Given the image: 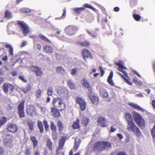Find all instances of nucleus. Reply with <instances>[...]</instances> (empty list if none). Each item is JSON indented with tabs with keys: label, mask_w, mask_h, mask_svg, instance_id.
Masks as SVG:
<instances>
[{
	"label": "nucleus",
	"mask_w": 155,
	"mask_h": 155,
	"mask_svg": "<svg viewBox=\"0 0 155 155\" xmlns=\"http://www.w3.org/2000/svg\"><path fill=\"white\" fill-rule=\"evenodd\" d=\"M101 143L102 142L96 143L94 145V148L100 150H103V148L102 146L101 145Z\"/></svg>",
	"instance_id": "obj_26"
},
{
	"label": "nucleus",
	"mask_w": 155,
	"mask_h": 155,
	"mask_svg": "<svg viewBox=\"0 0 155 155\" xmlns=\"http://www.w3.org/2000/svg\"><path fill=\"white\" fill-rule=\"evenodd\" d=\"M98 123L100 125L103 127H107V121L103 117H99L98 119Z\"/></svg>",
	"instance_id": "obj_16"
},
{
	"label": "nucleus",
	"mask_w": 155,
	"mask_h": 155,
	"mask_svg": "<svg viewBox=\"0 0 155 155\" xmlns=\"http://www.w3.org/2000/svg\"><path fill=\"white\" fill-rule=\"evenodd\" d=\"M44 51L46 53H52L53 52V50L51 46L46 45L44 46Z\"/></svg>",
	"instance_id": "obj_22"
},
{
	"label": "nucleus",
	"mask_w": 155,
	"mask_h": 155,
	"mask_svg": "<svg viewBox=\"0 0 155 155\" xmlns=\"http://www.w3.org/2000/svg\"><path fill=\"white\" fill-rule=\"evenodd\" d=\"M100 96L107 101H110V97L107 90L104 88H101L99 90Z\"/></svg>",
	"instance_id": "obj_5"
},
{
	"label": "nucleus",
	"mask_w": 155,
	"mask_h": 155,
	"mask_svg": "<svg viewBox=\"0 0 155 155\" xmlns=\"http://www.w3.org/2000/svg\"><path fill=\"white\" fill-rule=\"evenodd\" d=\"M113 75V72L112 71H111L107 79V81L108 83L111 86H113L115 84L112 79Z\"/></svg>",
	"instance_id": "obj_21"
},
{
	"label": "nucleus",
	"mask_w": 155,
	"mask_h": 155,
	"mask_svg": "<svg viewBox=\"0 0 155 155\" xmlns=\"http://www.w3.org/2000/svg\"><path fill=\"white\" fill-rule=\"evenodd\" d=\"M7 130L9 132L14 133L17 132L18 129L17 125L14 124L10 123L7 125Z\"/></svg>",
	"instance_id": "obj_11"
},
{
	"label": "nucleus",
	"mask_w": 155,
	"mask_h": 155,
	"mask_svg": "<svg viewBox=\"0 0 155 155\" xmlns=\"http://www.w3.org/2000/svg\"><path fill=\"white\" fill-rule=\"evenodd\" d=\"M37 76L39 77H41L43 74V71L41 68L38 67L35 72Z\"/></svg>",
	"instance_id": "obj_35"
},
{
	"label": "nucleus",
	"mask_w": 155,
	"mask_h": 155,
	"mask_svg": "<svg viewBox=\"0 0 155 155\" xmlns=\"http://www.w3.org/2000/svg\"><path fill=\"white\" fill-rule=\"evenodd\" d=\"M87 33L90 35V36L93 38H95L96 37V35L93 33L91 32L88 30H87Z\"/></svg>",
	"instance_id": "obj_64"
},
{
	"label": "nucleus",
	"mask_w": 155,
	"mask_h": 155,
	"mask_svg": "<svg viewBox=\"0 0 155 155\" xmlns=\"http://www.w3.org/2000/svg\"><path fill=\"white\" fill-rule=\"evenodd\" d=\"M127 127L128 130L132 131L137 136L139 137L141 135L140 131L133 121L128 123Z\"/></svg>",
	"instance_id": "obj_3"
},
{
	"label": "nucleus",
	"mask_w": 155,
	"mask_h": 155,
	"mask_svg": "<svg viewBox=\"0 0 155 155\" xmlns=\"http://www.w3.org/2000/svg\"><path fill=\"white\" fill-rule=\"evenodd\" d=\"M67 83L68 86L71 89H74L75 88V86L72 80H68Z\"/></svg>",
	"instance_id": "obj_29"
},
{
	"label": "nucleus",
	"mask_w": 155,
	"mask_h": 155,
	"mask_svg": "<svg viewBox=\"0 0 155 155\" xmlns=\"http://www.w3.org/2000/svg\"><path fill=\"white\" fill-rule=\"evenodd\" d=\"M6 121V118L3 117L0 118V125H2L4 124Z\"/></svg>",
	"instance_id": "obj_45"
},
{
	"label": "nucleus",
	"mask_w": 155,
	"mask_h": 155,
	"mask_svg": "<svg viewBox=\"0 0 155 155\" xmlns=\"http://www.w3.org/2000/svg\"><path fill=\"white\" fill-rule=\"evenodd\" d=\"M40 109L41 110L42 113L44 115L48 111L47 109L45 107H41Z\"/></svg>",
	"instance_id": "obj_56"
},
{
	"label": "nucleus",
	"mask_w": 155,
	"mask_h": 155,
	"mask_svg": "<svg viewBox=\"0 0 155 155\" xmlns=\"http://www.w3.org/2000/svg\"><path fill=\"white\" fill-rule=\"evenodd\" d=\"M2 87L4 92L5 93H7L9 91H12L14 89L15 86L12 84L5 83L3 84Z\"/></svg>",
	"instance_id": "obj_7"
},
{
	"label": "nucleus",
	"mask_w": 155,
	"mask_h": 155,
	"mask_svg": "<svg viewBox=\"0 0 155 155\" xmlns=\"http://www.w3.org/2000/svg\"><path fill=\"white\" fill-rule=\"evenodd\" d=\"M65 142L64 139V138L62 137L61 140L59 141V147L60 149H62L63 147Z\"/></svg>",
	"instance_id": "obj_38"
},
{
	"label": "nucleus",
	"mask_w": 155,
	"mask_h": 155,
	"mask_svg": "<svg viewBox=\"0 0 155 155\" xmlns=\"http://www.w3.org/2000/svg\"><path fill=\"white\" fill-rule=\"evenodd\" d=\"M58 109L56 108L52 107L51 108V112L53 116L55 117H60V113L58 110Z\"/></svg>",
	"instance_id": "obj_19"
},
{
	"label": "nucleus",
	"mask_w": 155,
	"mask_h": 155,
	"mask_svg": "<svg viewBox=\"0 0 155 155\" xmlns=\"http://www.w3.org/2000/svg\"><path fill=\"white\" fill-rule=\"evenodd\" d=\"M80 45L82 46H88L89 45V43L87 41L81 42L80 43Z\"/></svg>",
	"instance_id": "obj_58"
},
{
	"label": "nucleus",
	"mask_w": 155,
	"mask_h": 155,
	"mask_svg": "<svg viewBox=\"0 0 155 155\" xmlns=\"http://www.w3.org/2000/svg\"><path fill=\"white\" fill-rule=\"evenodd\" d=\"M101 144L102 146L103 150L111 147L110 143L108 142L102 141V143Z\"/></svg>",
	"instance_id": "obj_28"
},
{
	"label": "nucleus",
	"mask_w": 155,
	"mask_h": 155,
	"mask_svg": "<svg viewBox=\"0 0 155 155\" xmlns=\"http://www.w3.org/2000/svg\"><path fill=\"white\" fill-rule=\"evenodd\" d=\"M24 104V101H23L19 104L18 107L19 117L21 118L25 117Z\"/></svg>",
	"instance_id": "obj_9"
},
{
	"label": "nucleus",
	"mask_w": 155,
	"mask_h": 155,
	"mask_svg": "<svg viewBox=\"0 0 155 155\" xmlns=\"http://www.w3.org/2000/svg\"><path fill=\"white\" fill-rule=\"evenodd\" d=\"M5 18L7 19H10L13 17L12 13L9 10H6L5 12Z\"/></svg>",
	"instance_id": "obj_32"
},
{
	"label": "nucleus",
	"mask_w": 155,
	"mask_h": 155,
	"mask_svg": "<svg viewBox=\"0 0 155 155\" xmlns=\"http://www.w3.org/2000/svg\"><path fill=\"white\" fill-rule=\"evenodd\" d=\"M115 64L119 67V70L122 72L127 77V72L122 70L123 69H127L123 65V62L122 61L119 60L117 62H116Z\"/></svg>",
	"instance_id": "obj_12"
},
{
	"label": "nucleus",
	"mask_w": 155,
	"mask_h": 155,
	"mask_svg": "<svg viewBox=\"0 0 155 155\" xmlns=\"http://www.w3.org/2000/svg\"><path fill=\"white\" fill-rule=\"evenodd\" d=\"M118 74L120 75L121 76L124 78V80L127 83V84L130 85H132V83L128 80L125 78L120 73H118Z\"/></svg>",
	"instance_id": "obj_62"
},
{
	"label": "nucleus",
	"mask_w": 155,
	"mask_h": 155,
	"mask_svg": "<svg viewBox=\"0 0 155 155\" xmlns=\"http://www.w3.org/2000/svg\"><path fill=\"white\" fill-rule=\"evenodd\" d=\"M62 100L59 97H57L54 99L53 104L54 108H56L58 105L61 102Z\"/></svg>",
	"instance_id": "obj_20"
},
{
	"label": "nucleus",
	"mask_w": 155,
	"mask_h": 155,
	"mask_svg": "<svg viewBox=\"0 0 155 155\" xmlns=\"http://www.w3.org/2000/svg\"><path fill=\"white\" fill-rule=\"evenodd\" d=\"M51 128L53 132L55 131L56 130V127L54 123L53 122H51Z\"/></svg>",
	"instance_id": "obj_54"
},
{
	"label": "nucleus",
	"mask_w": 155,
	"mask_h": 155,
	"mask_svg": "<svg viewBox=\"0 0 155 155\" xmlns=\"http://www.w3.org/2000/svg\"><path fill=\"white\" fill-rule=\"evenodd\" d=\"M31 89L30 87L29 86H26L25 88H23L22 90L25 93H26Z\"/></svg>",
	"instance_id": "obj_50"
},
{
	"label": "nucleus",
	"mask_w": 155,
	"mask_h": 155,
	"mask_svg": "<svg viewBox=\"0 0 155 155\" xmlns=\"http://www.w3.org/2000/svg\"><path fill=\"white\" fill-rule=\"evenodd\" d=\"M27 123L28 125L29 129L31 131L33 130L34 128V125L35 122L31 120H29L27 121Z\"/></svg>",
	"instance_id": "obj_25"
},
{
	"label": "nucleus",
	"mask_w": 155,
	"mask_h": 155,
	"mask_svg": "<svg viewBox=\"0 0 155 155\" xmlns=\"http://www.w3.org/2000/svg\"><path fill=\"white\" fill-rule=\"evenodd\" d=\"M128 105L130 107L137 110H140L142 112H143L144 110V109L142 108L138 105L134 103L129 102L128 103Z\"/></svg>",
	"instance_id": "obj_17"
},
{
	"label": "nucleus",
	"mask_w": 155,
	"mask_h": 155,
	"mask_svg": "<svg viewBox=\"0 0 155 155\" xmlns=\"http://www.w3.org/2000/svg\"><path fill=\"white\" fill-rule=\"evenodd\" d=\"M79 140V139H78L75 140L74 145L73 148V149L75 151H76L78 150L79 146L80 143Z\"/></svg>",
	"instance_id": "obj_31"
},
{
	"label": "nucleus",
	"mask_w": 155,
	"mask_h": 155,
	"mask_svg": "<svg viewBox=\"0 0 155 155\" xmlns=\"http://www.w3.org/2000/svg\"><path fill=\"white\" fill-rule=\"evenodd\" d=\"M82 53L84 60H86L87 58H91V55L90 52L86 49H84L82 50Z\"/></svg>",
	"instance_id": "obj_15"
},
{
	"label": "nucleus",
	"mask_w": 155,
	"mask_h": 155,
	"mask_svg": "<svg viewBox=\"0 0 155 155\" xmlns=\"http://www.w3.org/2000/svg\"><path fill=\"white\" fill-rule=\"evenodd\" d=\"M134 120L137 125L141 128L143 129L145 126V121L140 114L135 111L133 113Z\"/></svg>",
	"instance_id": "obj_2"
},
{
	"label": "nucleus",
	"mask_w": 155,
	"mask_h": 155,
	"mask_svg": "<svg viewBox=\"0 0 155 155\" xmlns=\"http://www.w3.org/2000/svg\"><path fill=\"white\" fill-rule=\"evenodd\" d=\"M133 17L136 21H139L140 19V16L137 14H134L133 15Z\"/></svg>",
	"instance_id": "obj_53"
},
{
	"label": "nucleus",
	"mask_w": 155,
	"mask_h": 155,
	"mask_svg": "<svg viewBox=\"0 0 155 155\" xmlns=\"http://www.w3.org/2000/svg\"><path fill=\"white\" fill-rule=\"evenodd\" d=\"M81 82L83 85L87 88L89 91L88 93L91 94V93L92 91V89L91 87L89 86V84L87 81L86 79H84Z\"/></svg>",
	"instance_id": "obj_18"
},
{
	"label": "nucleus",
	"mask_w": 155,
	"mask_h": 155,
	"mask_svg": "<svg viewBox=\"0 0 155 155\" xmlns=\"http://www.w3.org/2000/svg\"><path fill=\"white\" fill-rule=\"evenodd\" d=\"M58 125L59 127V130L60 131H62L64 127L63 124L61 121H59L58 122Z\"/></svg>",
	"instance_id": "obj_43"
},
{
	"label": "nucleus",
	"mask_w": 155,
	"mask_h": 155,
	"mask_svg": "<svg viewBox=\"0 0 155 155\" xmlns=\"http://www.w3.org/2000/svg\"><path fill=\"white\" fill-rule=\"evenodd\" d=\"M56 71L58 74L61 75H64L65 73V70L61 66L58 67L57 68Z\"/></svg>",
	"instance_id": "obj_23"
},
{
	"label": "nucleus",
	"mask_w": 155,
	"mask_h": 155,
	"mask_svg": "<svg viewBox=\"0 0 155 155\" xmlns=\"http://www.w3.org/2000/svg\"><path fill=\"white\" fill-rule=\"evenodd\" d=\"M38 67H37L36 66H30V67H29L28 68V70H31L32 71H34L35 72V71Z\"/></svg>",
	"instance_id": "obj_52"
},
{
	"label": "nucleus",
	"mask_w": 155,
	"mask_h": 155,
	"mask_svg": "<svg viewBox=\"0 0 155 155\" xmlns=\"http://www.w3.org/2000/svg\"><path fill=\"white\" fill-rule=\"evenodd\" d=\"M117 129V127H116L114 125L111 126L110 127V129L109 132H115Z\"/></svg>",
	"instance_id": "obj_59"
},
{
	"label": "nucleus",
	"mask_w": 155,
	"mask_h": 155,
	"mask_svg": "<svg viewBox=\"0 0 155 155\" xmlns=\"http://www.w3.org/2000/svg\"><path fill=\"white\" fill-rule=\"evenodd\" d=\"M37 125L39 128L40 133H42L44 131V127L41 121L38 120L37 123Z\"/></svg>",
	"instance_id": "obj_30"
},
{
	"label": "nucleus",
	"mask_w": 155,
	"mask_h": 155,
	"mask_svg": "<svg viewBox=\"0 0 155 155\" xmlns=\"http://www.w3.org/2000/svg\"><path fill=\"white\" fill-rule=\"evenodd\" d=\"M56 90L58 95L63 99H66L68 98L69 97L68 91L65 87H58Z\"/></svg>",
	"instance_id": "obj_1"
},
{
	"label": "nucleus",
	"mask_w": 155,
	"mask_h": 155,
	"mask_svg": "<svg viewBox=\"0 0 155 155\" xmlns=\"http://www.w3.org/2000/svg\"><path fill=\"white\" fill-rule=\"evenodd\" d=\"M44 124L45 130L47 131H48L49 129V126L47 121L44 120Z\"/></svg>",
	"instance_id": "obj_49"
},
{
	"label": "nucleus",
	"mask_w": 155,
	"mask_h": 155,
	"mask_svg": "<svg viewBox=\"0 0 155 155\" xmlns=\"http://www.w3.org/2000/svg\"><path fill=\"white\" fill-rule=\"evenodd\" d=\"M83 6L84 7L91 8L93 10V11H94L96 10V9L95 8H94L93 7L87 4H84Z\"/></svg>",
	"instance_id": "obj_48"
},
{
	"label": "nucleus",
	"mask_w": 155,
	"mask_h": 155,
	"mask_svg": "<svg viewBox=\"0 0 155 155\" xmlns=\"http://www.w3.org/2000/svg\"><path fill=\"white\" fill-rule=\"evenodd\" d=\"M80 120L79 119H77V120L74 122L72 125V127L74 129H78L80 128L79 124Z\"/></svg>",
	"instance_id": "obj_27"
},
{
	"label": "nucleus",
	"mask_w": 155,
	"mask_h": 155,
	"mask_svg": "<svg viewBox=\"0 0 155 155\" xmlns=\"http://www.w3.org/2000/svg\"><path fill=\"white\" fill-rule=\"evenodd\" d=\"M34 48L35 50H40L41 49V45L36 44L34 45Z\"/></svg>",
	"instance_id": "obj_47"
},
{
	"label": "nucleus",
	"mask_w": 155,
	"mask_h": 155,
	"mask_svg": "<svg viewBox=\"0 0 155 155\" xmlns=\"http://www.w3.org/2000/svg\"><path fill=\"white\" fill-rule=\"evenodd\" d=\"M89 122V120L88 118L84 117L82 120L81 123L84 126H86Z\"/></svg>",
	"instance_id": "obj_39"
},
{
	"label": "nucleus",
	"mask_w": 155,
	"mask_h": 155,
	"mask_svg": "<svg viewBox=\"0 0 155 155\" xmlns=\"http://www.w3.org/2000/svg\"><path fill=\"white\" fill-rule=\"evenodd\" d=\"M133 81L135 83L139 86H141L143 84L142 82L138 80L137 77H135L134 78Z\"/></svg>",
	"instance_id": "obj_40"
},
{
	"label": "nucleus",
	"mask_w": 155,
	"mask_h": 155,
	"mask_svg": "<svg viewBox=\"0 0 155 155\" xmlns=\"http://www.w3.org/2000/svg\"><path fill=\"white\" fill-rule=\"evenodd\" d=\"M7 136L4 140V144L6 146L10 147L12 143L13 137L9 134H6Z\"/></svg>",
	"instance_id": "obj_13"
},
{
	"label": "nucleus",
	"mask_w": 155,
	"mask_h": 155,
	"mask_svg": "<svg viewBox=\"0 0 155 155\" xmlns=\"http://www.w3.org/2000/svg\"><path fill=\"white\" fill-rule=\"evenodd\" d=\"M21 11L24 12H29L30 11V10L27 8H22L20 9Z\"/></svg>",
	"instance_id": "obj_57"
},
{
	"label": "nucleus",
	"mask_w": 155,
	"mask_h": 155,
	"mask_svg": "<svg viewBox=\"0 0 155 155\" xmlns=\"http://www.w3.org/2000/svg\"><path fill=\"white\" fill-rule=\"evenodd\" d=\"M53 91V88L51 87H49L48 89V94L49 96H51L52 94Z\"/></svg>",
	"instance_id": "obj_51"
},
{
	"label": "nucleus",
	"mask_w": 155,
	"mask_h": 155,
	"mask_svg": "<svg viewBox=\"0 0 155 155\" xmlns=\"http://www.w3.org/2000/svg\"><path fill=\"white\" fill-rule=\"evenodd\" d=\"M42 91L41 89H39L36 91V96L37 100H39L40 99Z\"/></svg>",
	"instance_id": "obj_34"
},
{
	"label": "nucleus",
	"mask_w": 155,
	"mask_h": 155,
	"mask_svg": "<svg viewBox=\"0 0 155 155\" xmlns=\"http://www.w3.org/2000/svg\"><path fill=\"white\" fill-rule=\"evenodd\" d=\"M152 135L153 137V140L155 143V124L152 130Z\"/></svg>",
	"instance_id": "obj_46"
},
{
	"label": "nucleus",
	"mask_w": 155,
	"mask_h": 155,
	"mask_svg": "<svg viewBox=\"0 0 155 155\" xmlns=\"http://www.w3.org/2000/svg\"><path fill=\"white\" fill-rule=\"evenodd\" d=\"M78 28L75 26L69 25L65 29V33L68 35H74L75 31L78 30Z\"/></svg>",
	"instance_id": "obj_8"
},
{
	"label": "nucleus",
	"mask_w": 155,
	"mask_h": 155,
	"mask_svg": "<svg viewBox=\"0 0 155 155\" xmlns=\"http://www.w3.org/2000/svg\"><path fill=\"white\" fill-rule=\"evenodd\" d=\"M65 108V105L62 100V102L57 106L56 108H57L59 110L62 111L64 110Z\"/></svg>",
	"instance_id": "obj_24"
},
{
	"label": "nucleus",
	"mask_w": 155,
	"mask_h": 155,
	"mask_svg": "<svg viewBox=\"0 0 155 155\" xmlns=\"http://www.w3.org/2000/svg\"><path fill=\"white\" fill-rule=\"evenodd\" d=\"M89 97L92 102L94 104H97L98 102V97L97 95H94L92 93H88Z\"/></svg>",
	"instance_id": "obj_14"
},
{
	"label": "nucleus",
	"mask_w": 155,
	"mask_h": 155,
	"mask_svg": "<svg viewBox=\"0 0 155 155\" xmlns=\"http://www.w3.org/2000/svg\"><path fill=\"white\" fill-rule=\"evenodd\" d=\"M5 47L7 48H9L8 50L9 54L13 56L14 54L13 52V47L11 46V45H5Z\"/></svg>",
	"instance_id": "obj_36"
},
{
	"label": "nucleus",
	"mask_w": 155,
	"mask_h": 155,
	"mask_svg": "<svg viewBox=\"0 0 155 155\" xmlns=\"http://www.w3.org/2000/svg\"><path fill=\"white\" fill-rule=\"evenodd\" d=\"M116 94L113 91H111L110 92V100L112 98H115L116 97Z\"/></svg>",
	"instance_id": "obj_55"
},
{
	"label": "nucleus",
	"mask_w": 155,
	"mask_h": 155,
	"mask_svg": "<svg viewBox=\"0 0 155 155\" xmlns=\"http://www.w3.org/2000/svg\"><path fill=\"white\" fill-rule=\"evenodd\" d=\"M125 117L128 123L133 121L132 116L129 113H126L125 115Z\"/></svg>",
	"instance_id": "obj_33"
},
{
	"label": "nucleus",
	"mask_w": 155,
	"mask_h": 155,
	"mask_svg": "<svg viewBox=\"0 0 155 155\" xmlns=\"http://www.w3.org/2000/svg\"><path fill=\"white\" fill-rule=\"evenodd\" d=\"M52 137L54 140H56L58 138L57 133L55 131L53 132L52 133Z\"/></svg>",
	"instance_id": "obj_63"
},
{
	"label": "nucleus",
	"mask_w": 155,
	"mask_h": 155,
	"mask_svg": "<svg viewBox=\"0 0 155 155\" xmlns=\"http://www.w3.org/2000/svg\"><path fill=\"white\" fill-rule=\"evenodd\" d=\"M26 112L30 116H35L36 115V110L35 107L31 105L26 106Z\"/></svg>",
	"instance_id": "obj_6"
},
{
	"label": "nucleus",
	"mask_w": 155,
	"mask_h": 155,
	"mask_svg": "<svg viewBox=\"0 0 155 155\" xmlns=\"http://www.w3.org/2000/svg\"><path fill=\"white\" fill-rule=\"evenodd\" d=\"M39 37L41 39L48 43H51L50 40L47 37L43 35H40Z\"/></svg>",
	"instance_id": "obj_44"
},
{
	"label": "nucleus",
	"mask_w": 155,
	"mask_h": 155,
	"mask_svg": "<svg viewBox=\"0 0 155 155\" xmlns=\"http://www.w3.org/2000/svg\"><path fill=\"white\" fill-rule=\"evenodd\" d=\"M84 9V7L75 8L73 9L74 10L75 12L78 13L81 12Z\"/></svg>",
	"instance_id": "obj_42"
},
{
	"label": "nucleus",
	"mask_w": 155,
	"mask_h": 155,
	"mask_svg": "<svg viewBox=\"0 0 155 155\" xmlns=\"http://www.w3.org/2000/svg\"><path fill=\"white\" fill-rule=\"evenodd\" d=\"M47 145L48 148L50 150H52V143L50 139H48L47 141Z\"/></svg>",
	"instance_id": "obj_37"
},
{
	"label": "nucleus",
	"mask_w": 155,
	"mask_h": 155,
	"mask_svg": "<svg viewBox=\"0 0 155 155\" xmlns=\"http://www.w3.org/2000/svg\"><path fill=\"white\" fill-rule=\"evenodd\" d=\"M77 102L79 105L80 108L82 111L85 110L86 107V103L80 97H78L77 98Z\"/></svg>",
	"instance_id": "obj_10"
},
{
	"label": "nucleus",
	"mask_w": 155,
	"mask_h": 155,
	"mask_svg": "<svg viewBox=\"0 0 155 155\" xmlns=\"http://www.w3.org/2000/svg\"><path fill=\"white\" fill-rule=\"evenodd\" d=\"M18 24L19 25L25 36H26L30 32L28 25L23 21H18Z\"/></svg>",
	"instance_id": "obj_4"
},
{
	"label": "nucleus",
	"mask_w": 155,
	"mask_h": 155,
	"mask_svg": "<svg viewBox=\"0 0 155 155\" xmlns=\"http://www.w3.org/2000/svg\"><path fill=\"white\" fill-rule=\"evenodd\" d=\"M66 13V11L65 9L64 10L62 16L60 18H56V19H61V18H64L66 17L65 14Z\"/></svg>",
	"instance_id": "obj_60"
},
{
	"label": "nucleus",
	"mask_w": 155,
	"mask_h": 155,
	"mask_svg": "<svg viewBox=\"0 0 155 155\" xmlns=\"http://www.w3.org/2000/svg\"><path fill=\"white\" fill-rule=\"evenodd\" d=\"M30 139L33 143L34 147H35L38 144V141L36 140L35 137L34 136L31 137Z\"/></svg>",
	"instance_id": "obj_41"
},
{
	"label": "nucleus",
	"mask_w": 155,
	"mask_h": 155,
	"mask_svg": "<svg viewBox=\"0 0 155 155\" xmlns=\"http://www.w3.org/2000/svg\"><path fill=\"white\" fill-rule=\"evenodd\" d=\"M78 69L77 68H73L72 69L71 71V74L72 75H75Z\"/></svg>",
	"instance_id": "obj_61"
}]
</instances>
